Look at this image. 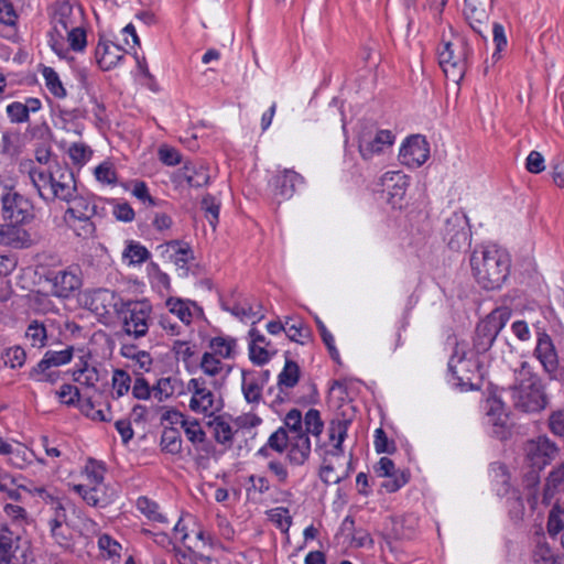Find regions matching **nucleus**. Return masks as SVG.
Listing matches in <instances>:
<instances>
[{
    "instance_id": "f257e3e1",
    "label": "nucleus",
    "mask_w": 564,
    "mask_h": 564,
    "mask_svg": "<svg viewBox=\"0 0 564 564\" xmlns=\"http://www.w3.org/2000/svg\"><path fill=\"white\" fill-rule=\"evenodd\" d=\"M470 267L474 278L482 289L498 290L510 273V257L496 245H484L473 251Z\"/></svg>"
},
{
    "instance_id": "f03ea898",
    "label": "nucleus",
    "mask_w": 564,
    "mask_h": 564,
    "mask_svg": "<svg viewBox=\"0 0 564 564\" xmlns=\"http://www.w3.org/2000/svg\"><path fill=\"white\" fill-rule=\"evenodd\" d=\"M509 393L513 408L523 413H538L547 403L543 384L527 361H521L514 369V382Z\"/></svg>"
},
{
    "instance_id": "7ed1b4c3",
    "label": "nucleus",
    "mask_w": 564,
    "mask_h": 564,
    "mask_svg": "<svg viewBox=\"0 0 564 564\" xmlns=\"http://www.w3.org/2000/svg\"><path fill=\"white\" fill-rule=\"evenodd\" d=\"M528 471L523 475V481L528 488L540 482V473L557 455L558 447L546 436H538L529 440L523 447Z\"/></svg>"
},
{
    "instance_id": "20e7f679",
    "label": "nucleus",
    "mask_w": 564,
    "mask_h": 564,
    "mask_svg": "<svg viewBox=\"0 0 564 564\" xmlns=\"http://www.w3.org/2000/svg\"><path fill=\"white\" fill-rule=\"evenodd\" d=\"M473 54V48L465 37H458L456 42H446L438 53L440 65L447 78L459 82L465 74L467 59Z\"/></svg>"
},
{
    "instance_id": "39448f33",
    "label": "nucleus",
    "mask_w": 564,
    "mask_h": 564,
    "mask_svg": "<svg viewBox=\"0 0 564 564\" xmlns=\"http://www.w3.org/2000/svg\"><path fill=\"white\" fill-rule=\"evenodd\" d=\"M509 318L510 313L506 308H496L477 324L473 339L477 354H484L492 346Z\"/></svg>"
},
{
    "instance_id": "423d86ee",
    "label": "nucleus",
    "mask_w": 564,
    "mask_h": 564,
    "mask_svg": "<svg viewBox=\"0 0 564 564\" xmlns=\"http://www.w3.org/2000/svg\"><path fill=\"white\" fill-rule=\"evenodd\" d=\"M1 213L4 220L14 225L30 223L33 219V205L30 199L7 186L0 194Z\"/></svg>"
},
{
    "instance_id": "0eeeda50",
    "label": "nucleus",
    "mask_w": 564,
    "mask_h": 564,
    "mask_svg": "<svg viewBox=\"0 0 564 564\" xmlns=\"http://www.w3.org/2000/svg\"><path fill=\"white\" fill-rule=\"evenodd\" d=\"M151 305L145 301H126L122 312L123 329L135 338L143 337L149 329Z\"/></svg>"
},
{
    "instance_id": "6e6552de",
    "label": "nucleus",
    "mask_w": 564,
    "mask_h": 564,
    "mask_svg": "<svg viewBox=\"0 0 564 564\" xmlns=\"http://www.w3.org/2000/svg\"><path fill=\"white\" fill-rule=\"evenodd\" d=\"M471 232L467 216L457 210L452 212L444 219L443 238L449 249L459 251L469 246Z\"/></svg>"
},
{
    "instance_id": "1a4fd4ad",
    "label": "nucleus",
    "mask_w": 564,
    "mask_h": 564,
    "mask_svg": "<svg viewBox=\"0 0 564 564\" xmlns=\"http://www.w3.org/2000/svg\"><path fill=\"white\" fill-rule=\"evenodd\" d=\"M29 544L21 536L0 524V558L7 564H25L28 561Z\"/></svg>"
},
{
    "instance_id": "9d476101",
    "label": "nucleus",
    "mask_w": 564,
    "mask_h": 564,
    "mask_svg": "<svg viewBox=\"0 0 564 564\" xmlns=\"http://www.w3.org/2000/svg\"><path fill=\"white\" fill-rule=\"evenodd\" d=\"M85 303L96 315L110 316L121 313L126 301L115 291L97 289L86 296Z\"/></svg>"
},
{
    "instance_id": "9b49d317",
    "label": "nucleus",
    "mask_w": 564,
    "mask_h": 564,
    "mask_svg": "<svg viewBox=\"0 0 564 564\" xmlns=\"http://www.w3.org/2000/svg\"><path fill=\"white\" fill-rule=\"evenodd\" d=\"M394 135L390 130H378L365 128L358 133V149L364 160H370L376 154L383 152L384 148L393 144Z\"/></svg>"
},
{
    "instance_id": "f8f14e48",
    "label": "nucleus",
    "mask_w": 564,
    "mask_h": 564,
    "mask_svg": "<svg viewBox=\"0 0 564 564\" xmlns=\"http://www.w3.org/2000/svg\"><path fill=\"white\" fill-rule=\"evenodd\" d=\"M78 192L74 172L67 165L56 163L53 166V177L48 200H69Z\"/></svg>"
},
{
    "instance_id": "ddd939ff",
    "label": "nucleus",
    "mask_w": 564,
    "mask_h": 564,
    "mask_svg": "<svg viewBox=\"0 0 564 564\" xmlns=\"http://www.w3.org/2000/svg\"><path fill=\"white\" fill-rule=\"evenodd\" d=\"M74 490L84 499V501L96 508H106L118 498V490L115 486L104 481L89 485H76Z\"/></svg>"
},
{
    "instance_id": "4468645a",
    "label": "nucleus",
    "mask_w": 564,
    "mask_h": 564,
    "mask_svg": "<svg viewBox=\"0 0 564 564\" xmlns=\"http://www.w3.org/2000/svg\"><path fill=\"white\" fill-rule=\"evenodd\" d=\"M187 389L193 393L189 401L192 411L205 414L219 411L220 404L216 402L214 393L207 389L204 378L191 379Z\"/></svg>"
},
{
    "instance_id": "2eb2a0df",
    "label": "nucleus",
    "mask_w": 564,
    "mask_h": 564,
    "mask_svg": "<svg viewBox=\"0 0 564 564\" xmlns=\"http://www.w3.org/2000/svg\"><path fill=\"white\" fill-rule=\"evenodd\" d=\"M46 280L52 284V293L63 299L69 297L82 285L78 268L51 271L47 273Z\"/></svg>"
},
{
    "instance_id": "dca6fc26",
    "label": "nucleus",
    "mask_w": 564,
    "mask_h": 564,
    "mask_svg": "<svg viewBox=\"0 0 564 564\" xmlns=\"http://www.w3.org/2000/svg\"><path fill=\"white\" fill-rule=\"evenodd\" d=\"M430 156V147L422 135H412L405 140L399 152V160L410 167H419Z\"/></svg>"
},
{
    "instance_id": "f3484780",
    "label": "nucleus",
    "mask_w": 564,
    "mask_h": 564,
    "mask_svg": "<svg viewBox=\"0 0 564 564\" xmlns=\"http://www.w3.org/2000/svg\"><path fill=\"white\" fill-rule=\"evenodd\" d=\"M492 6L489 4V9L479 3L477 0H464V15L473 29V31L479 34L482 39H487L486 33L489 29L490 10Z\"/></svg>"
},
{
    "instance_id": "a211bd4d",
    "label": "nucleus",
    "mask_w": 564,
    "mask_h": 564,
    "mask_svg": "<svg viewBox=\"0 0 564 564\" xmlns=\"http://www.w3.org/2000/svg\"><path fill=\"white\" fill-rule=\"evenodd\" d=\"M448 369L457 380V384L462 388H473L475 373L478 371V365L475 360L465 357V354L455 352L449 361Z\"/></svg>"
},
{
    "instance_id": "6ab92c4d",
    "label": "nucleus",
    "mask_w": 564,
    "mask_h": 564,
    "mask_svg": "<svg viewBox=\"0 0 564 564\" xmlns=\"http://www.w3.org/2000/svg\"><path fill=\"white\" fill-rule=\"evenodd\" d=\"M304 183L301 174L291 169H284L272 180L273 194L281 199H290L299 185Z\"/></svg>"
},
{
    "instance_id": "aec40b11",
    "label": "nucleus",
    "mask_w": 564,
    "mask_h": 564,
    "mask_svg": "<svg viewBox=\"0 0 564 564\" xmlns=\"http://www.w3.org/2000/svg\"><path fill=\"white\" fill-rule=\"evenodd\" d=\"M535 355L546 372L553 373L557 369V354L551 337L546 333L539 334Z\"/></svg>"
},
{
    "instance_id": "412c9836",
    "label": "nucleus",
    "mask_w": 564,
    "mask_h": 564,
    "mask_svg": "<svg viewBox=\"0 0 564 564\" xmlns=\"http://www.w3.org/2000/svg\"><path fill=\"white\" fill-rule=\"evenodd\" d=\"M288 460L291 465H304L311 455V440L306 434L293 435L289 442Z\"/></svg>"
},
{
    "instance_id": "4be33fe9",
    "label": "nucleus",
    "mask_w": 564,
    "mask_h": 564,
    "mask_svg": "<svg viewBox=\"0 0 564 564\" xmlns=\"http://www.w3.org/2000/svg\"><path fill=\"white\" fill-rule=\"evenodd\" d=\"M123 57L120 46L112 43L99 42L96 47V61L102 70H109L118 65Z\"/></svg>"
},
{
    "instance_id": "5701e85b",
    "label": "nucleus",
    "mask_w": 564,
    "mask_h": 564,
    "mask_svg": "<svg viewBox=\"0 0 564 564\" xmlns=\"http://www.w3.org/2000/svg\"><path fill=\"white\" fill-rule=\"evenodd\" d=\"M65 203L68 204V208L64 214V219L93 217L97 214V206L88 197L79 195L78 192Z\"/></svg>"
},
{
    "instance_id": "b1692460",
    "label": "nucleus",
    "mask_w": 564,
    "mask_h": 564,
    "mask_svg": "<svg viewBox=\"0 0 564 564\" xmlns=\"http://www.w3.org/2000/svg\"><path fill=\"white\" fill-rule=\"evenodd\" d=\"M74 355V347L67 346L63 350H47L42 360L35 365V372H43L52 367H59L68 364Z\"/></svg>"
},
{
    "instance_id": "393cba45",
    "label": "nucleus",
    "mask_w": 564,
    "mask_h": 564,
    "mask_svg": "<svg viewBox=\"0 0 564 564\" xmlns=\"http://www.w3.org/2000/svg\"><path fill=\"white\" fill-rule=\"evenodd\" d=\"M180 176L186 181L191 187H202L208 184L210 175L208 169L198 163H186Z\"/></svg>"
},
{
    "instance_id": "a878e982",
    "label": "nucleus",
    "mask_w": 564,
    "mask_h": 564,
    "mask_svg": "<svg viewBox=\"0 0 564 564\" xmlns=\"http://www.w3.org/2000/svg\"><path fill=\"white\" fill-rule=\"evenodd\" d=\"M383 185L388 188L390 203L394 205L395 198L401 199L405 194V175L401 172H388L383 176Z\"/></svg>"
},
{
    "instance_id": "bb28decb",
    "label": "nucleus",
    "mask_w": 564,
    "mask_h": 564,
    "mask_svg": "<svg viewBox=\"0 0 564 564\" xmlns=\"http://www.w3.org/2000/svg\"><path fill=\"white\" fill-rule=\"evenodd\" d=\"M26 237V231L19 225L0 224V245L11 246L14 248L22 247Z\"/></svg>"
},
{
    "instance_id": "cd10ccee",
    "label": "nucleus",
    "mask_w": 564,
    "mask_h": 564,
    "mask_svg": "<svg viewBox=\"0 0 564 564\" xmlns=\"http://www.w3.org/2000/svg\"><path fill=\"white\" fill-rule=\"evenodd\" d=\"M166 246L173 251L171 257L173 258L174 264L183 271L184 275H186L188 271L187 263L194 259L193 251L187 245L182 243L178 240H172L167 242Z\"/></svg>"
},
{
    "instance_id": "c85d7f7f",
    "label": "nucleus",
    "mask_w": 564,
    "mask_h": 564,
    "mask_svg": "<svg viewBox=\"0 0 564 564\" xmlns=\"http://www.w3.org/2000/svg\"><path fill=\"white\" fill-rule=\"evenodd\" d=\"M47 328L43 321L33 319L26 327L25 338L34 348H43L47 344Z\"/></svg>"
},
{
    "instance_id": "c756f323",
    "label": "nucleus",
    "mask_w": 564,
    "mask_h": 564,
    "mask_svg": "<svg viewBox=\"0 0 564 564\" xmlns=\"http://www.w3.org/2000/svg\"><path fill=\"white\" fill-rule=\"evenodd\" d=\"M209 426L213 427L214 437L217 443L226 446V448H230L232 446L235 432L228 422H226L221 416H217L209 422Z\"/></svg>"
},
{
    "instance_id": "7c9ffc66",
    "label": "nucleus",
    "mask_w": 564,
    "mask_h": 564,
    "mask_svg": "<svg viewBox=\"0 0 564 564\" xmlns=\"http://www.w3.org/2000/svg\"><path fill=\"white\" fill-rule=\"evenodd\" d=\"M300 373L301 371L299 365L286 357L284 367L278 377L279 388L281 390L283 388H294L300 380Z\"/></svg>"
},
{
    "instance_id": "2f4dec72",
    "label": "nucleus",
    "mask_w": 564,
    "mask_h": 564,
    "mask_svg": "<svg viewBox=\"0 0 564 564\" xmlns=\"http://www.w3.org/2000/svg\"><path fill=\"white\" fill-rule=\"evenodd\" d=\"M236 346L237 341L231 337L217 336L209 340L210 352L225 359L234 357Z\"/></svg>"
},
{
    "instance_id": "473e14b6",
    "label": "nucleus",
    "mask_w": 564,
    "mask_h": 564,
    "mask_svg": "<svg viewBox=\"0 0 564 564\" xmlns=\"http://www.w3.org/2000/svg\"><path fill=\"white\" fill-rule=\"evenodd\" d=\"M161 449L165 453L176 455L182 451V438L181 433L175 427L164 429L161 435Z\"/></svg>"
},
{
    "instance_id": "72a5a7b5",
    "label": "nucleus",
    "mask_w": 564,
    "mask_h": 564,
    "mask_svg": "<svg viewBox=\"0 0 564 564\" xmlns=\"http://www.w3.org/2000/svg\"><path fill=\"white\" fill-rule=\"evenodd\" d=\"M64 220L76 236L83 239L93 238L95 236L96 226L91 221V217H78Z\"/></svg>"
},
{
    "instance_id": "f704fd0d",
    "label": "nucleus",
    "mask_w": 564,
    "mask_h": 564,
    "mask_svg": "<svg viewBox=\"0 0 564 564\" xmlns=\"http://www.w3.org/2000/svg\"><path fill=\"white\" fill-rule=\"evenodd\" d=\"M178 387V379L173 377H164L158 380L152 388L153 397L162 402L172 397Z\"/></svg>"
},
{
    "instance_id": "c9c22d12",
    "label": "nucleus",
    "mask_w": 564,
    "mask_h": 564,
    "mask_svg": "<svg viewBox=\"0 0 564 564\" xmlns=\"http://www.w3.org/2000/svg\"><path fill=\"white\" fill-rule=\"evenodd\" d=\"M30 180L34 187L37 189L41 198L48 200V196L45 195L44 189L50 188L53 177V167L50 172H45L41 169H31L29 172Z\"/></svg>"
},
{
    "instance_id": "e433bc0d",
    "label": "nucleus",
    "mask_w": 564,
    "mask_h": 564,
    "mask_svg": "<svg viewBox=\"0 0 564 564\" xmlns=\"http://www.w3.org/2000/svg\"><path fill=\"white\" fill-rule=\"evenodd\" d=\"M188 304V302L177 297L166 300V306L170 313L177 316V318L186 325L191 324L193 317Z\"/></svg>"
},
{
    "instance_id": "4c0bfd02",
    "label": "nucleus",
    "mask_w": 564,
    "mask_h": 564,
    "mask_svg": "<svg viewBox=\"0 0 564 564\" xmlns=\"http://www.w3.org/2000/svg\"><path fill=\"white\" fill-rule=\"evenodd\" d=\"M564 485V464L558 465L554 468L547 479L544 487V500H549L557 490Z\"/></svg>"
},
{
    "instance_id": "58836bf2",
    "label": "nucleus",
    "mask_w": 564,
    "mask_h": 564,
    "mask_svg": "<svg viewBox=\"0 0 564 564\" xmlns=\"http://www.w3.org/2000/svg\"><path fill=\"white\" fill-rule=\"evenodd\" d=\"M137 508L142 514L152 521H165V517L159 512V505L148 497H139L137 500Z\"/></svg>"
},
{
    "instance_id": "ea45409f",
    "label": "nucleus",
    "mask_w": 564,
    "mask_h": 564,
    "mask_svg": "<svg viewBox=\"0 0 564 564\" xmlns=\"http://www.w3.org/2000/svg\"><path fill=\"white\" fill-rule=\"evenodd\" d=\"M304 424L306 435L312 434L318 437L324 429V423L321 419V413L316 409H310L304 416Z\"/></svg>"
},
{
    "instance_id": "a19ab883",
    "label": "nucleus",
    "mask_w": 564,
    "mask_h": 564,
    "mask_svg": "<svg viewBox=\"0 0 564 564\" xmlns=\"http://www.w3.org/2000/svg\"><path fill=\"white\" fill-rule=\"evenodd\" d=\"M43 77L45 79V84L47 89L57 98H63L66 96V90L63 87L58 74L52 67H44Z\"/></svg>"
},
{
    "instance_id": "79ce46f5",
    "label": "nucleus",
    "mask_w": 564,
    "mask_h": 564,
    "mask_svg": "<svg viewBox=\"0 0 564 564\" xmlns=\"http://www.w3.org/2000/svg\"><path fill=\"white\" fill-rule=\"evenodd\" d=\"M535 564H562L561 557L546 543H539L533 553Z\"/></svg>"
},
{
    "instance_id": "37998d69",
    "label": "nucleus",
    "mask_w": 564,
    "mask_h": 564,
    "mask_svg": "<svg viewBox=\"0 0 564 564\" xmlns=\"http://www.w3.org/2000/svg\"><path fill=\"white\" fill-rule=\"evenodd\" d=\"M72 7L68 3H63L56 10L53 17V28H59L63 30L65 34H67L73 26V22L70 20Z\"/></svg>"
},
{
    "instance_id": "c03bdc74",
    "label": "nucleus",
    "mask_w": 564,
    "mask_h": 564,
    "mask_svg": "<svg viewBox=\"0 0 564 564\" xmlns=\"http://www.w3.org/2000/svg\"><path fill=\"white\" fill-rule=\"evenodd\" d=\"M219 208L220 204L213 195L207 194L203 197L202 209L205 210V216L208 219V223L213 227V229L216 228V225L219 219Z\"/></svg>"
},
{
    "instance_id": "a18cd8bd",
    "label": "nucleus",
    "mask_w": 564,
    "mask_h": 564,
    "mask_svg": "<svg viewBox=\"0 0 564 564\" xmlns=\"http://www.w3.org/2000/svg\"><path fill=\"white\" fill-rule=\"evenodd\" d=\"M409 479L410 473L400 469L393 473L391 476L386 477V480L381 484V488H383L387 492H395L404 485H406Z\"/></svg>"
},
{
    "instance_id": "49530a36",
    "label": "nucleus",
    "mask_w": 564,
    "mask_h": 564,
    "mask_svg": "<svg viewBox=\"0 0 564 564\" xmlns=\"http://www.w3.org/2000/svg\"><path fill=\"white\" fill-rule=\"evenodd\" d=\"M199 366L205 375L215 377L220 373L225 365L215 354L206 351L202 357Z\"/></svg>"
},
{
    "instance_id": "de8ad7c7",
    "label": "nucleus",
    "mask_w": 564,
    "mask_h": 564,
    "mask_svg": "<svg viewBox=\"0 0 564 564\" xmlns=\"http://www.w3.org/2000/svg\"><path fill=\"white\" fill-rule=\"evenodd\" d=\"M149 257L148 249L138 242H130L123 251V258L129 259L132 264H140L147 261Z\"/></svg>"
},
{
    "instance_id": "09e8293b",
    "label": "nucleus",
    "mask_w": 564,
    "mask_h": 564,
    "mask_svg": "<svg viewBox=\"0 0 564 564\" xmlns=\"http://www.w3.org/2000/svg\"><path fill=\"white\" fill-rule=\"evenodd\" d=\"M546 529L551 536H555L564 530V514L560 505L553 506L550 510Z\"/></svg>"
},
{
    "instance_id": "8fccbe9b",
    "label": "nucleus",
    "mask_w": 564,
    "mask_h": 564,
    "mask_svg": "<svg viewBox=\"0 0 564 564\" xmlns=\"http://www.w3.org/2000/svg\"><path fill=\"white\" fill-rule=\"evenodd\" d=\"M290 440L285 427H279L269 436L267 444L270 449L283 453L288 448Z\"/></svg>"
},
{
    "instance_id": "3c124183",
    "label": "nucleus",
    "mask_w": 564,
    "mask_h": 564,
    "mask_svg": "<svg viewBox=\"0 0 564 564\" xmlns=\"http://www.w3.org/2000/svg\"><path fill=\"white\" fill-rule=\"evenodd\" d=\"M6 455H9V463L12 466L22 469L30 463V456H33L34 454L26 447L20 446L13 448L10 444V453H7Z\"/></svg>"
},
{
    "instance_id": "603ef678",
    "label": "nucleus",
    "mask_w": 564,
    "mask_h": 564,
    "mask_svg": "<svg viewBox=\"0 0 564 564\" xmlns=\"http://www.w3.org/2000/svg\"><path fill=\"white\" fill-rule=\"evenodd\" d=\"M349 422L346 420L333 421L329 426V438L332 441L336 440L335 448L343 451V442L347 435Z\"/></svg>"
},
{
    "instance_id": "864d4df0",
    "label": "nucleus",
    "mask_w": 564,
    "mask_h": 564,
    "mask_svg": "<svg viewBox=\"0 0 564 564\" xmlns=\"http://www.w3.org/2000/svg\"><path fill=\"white\" fill-rule=\"evenodd\" d=\"M487 415L489 417V422L494 425V434L500 440L506 438L508 435V431L506 429L508 419L507 414H496V410L491 408Z\"/></svg>"
},
{
    "instance_id": "5fc2aeb1",
    "label": "nucleus",
    "mask_w": 564,
    "mask_h": 564,
    "mask_svg": "<svg viewBox=\"0 0 564 564\" xmlns=\"http://www.w3.org/2000/svg\"><path fill=\"white\" fill-rule=\"evenodd\" d=\"M61 402L67 406H74L79 402V389L76 386L65 383L56 391Z\"/></svg>"
},
{
    "instance_id": "6e6d98bb",
    "label": "nucleus",
    "mask_w": 564,
    "mask_h": 564,
    "mask_svg": "<svg viewBox=\"0 0 564 564\" xmlns=\"http://www.w3.org/2000/svg\"><path fill=\"white\" fill-rule=\"evenodd\" d=\"M131 378L129 373L121 369H116L112 375V387L117 397H122L130 389Z\"/></svg>"
},
{
    "instance_id": "4d7b16f0",
    "label": "nucleus",
    "mask_w": 564,
    "mask_h": 564,
    "mask_svg": "<svg viewBox=\"0 0 564 564\" xmlns=\"http://www.w3.org/2000/svg\"><path fill=\"white\" fill-rule=\"evenodd\" d=\"M64 39H65V33L63 32L62 29H59L58 26L52 28V30L50 32L48 43H50V46L52 47V50L61 57H65L68 53V50L65 46Z\"/></svg>"
},
{
    "instance_id": "13d9d810",
    "label": "nucleus",
    "mask_w": 564,
    "mask_h": 564,
    "mask_svg": "<svg viewBox=\"0 0 564 564\" xmlns=\"http://www.w3.org/2000/svg\"><path fill=\"white\" fill-rule=\"evenodd\" d=\"M492 34L496 50L492 53L491 58L496 62L500 59V53L506 48L508 41L503 25L498 22L492 24Z\"/></svg>"
},
{
    "instance_id": "bf43d9fd",
    "label": "nucleus",
    "mask_w": 564,
    "mask_h": 564,
    "mask_svg": "<svg viewBox=\"0 0 564 564\" xmlns=\"http://www.w3.org/2000/svg\"><path fill=\"white\" fill-rule=\"evenodd\" d=\"M302 424H303V417H302V413L300 410L297 409H292L290 410L285 417H284V426L285 430L294 433V435H297V434H305L303 429H302Z\"/></svg>"
},
{
    "instance_id": "052dcab7",
    "label": "nucleus",
    "mask_w": 564,
    "mask_h": 564,
    "mask_svg": "<svg viewBox=\"0 0 564 564\" xmlns=\"http://www.w3.org/2000/svg\"><path fill=\"white\" fill-rule=\"evenodd\" d=\"M285 335L292 341L303 345L310 338L311 332L308 327L304 326L301 322H299L297 324L285 326Z\"/></svg>"
},
{
    "instance_id": "680f3d73",
    "label": "nucleus",
    "mask_w": 564,
    "mask_h": 564,
    "mask_svg": "<svg viewBox=\"0 0 564 564\" xmlns=\"http://www.w3.org/2000/svg\"><path fill=\"white\" fill-rule=\"evenodd\" d=\"M182 427L184 429L187 440L193 445L206 437V433L197 420H187L186 422H183Z\"/></svg>"
},
{
    "instance_id": "e2e57ef3",
    "label": "nucleus",
    "mask_w": 564,
    "mask_h": 564,
    "mask_svg": "<svg viewBox=\"0 0 564 564\" xmlns=\"http://www.w3.org/2000/svg\"><path fill=\"white\" fill-rule=\"evenodd\" d=\"M26 354L20 346L8 348L3 355L4 364L11 368L22 367L25 362Z\"/></svg>"
},
{
    "instance_id": "0e129e2a",
    "label": "nucleus",
    "mask_w": 564,
    "mask_h": 564,
    "mask_svg": "<svg viewBox=\"0 0 564 564\" xmlns=\"http://www.w3.org/2000/svg\"><path fill=\"white\" fill-rule=\"evenodd\" d=\"M66 35L73 51L80 52L86 47L87 41L84 29L74 26Z\"/></svg>"
},
{
    "instance_id": "69168bd1",
    "label": "nucleus",
    "mask_w": 564,
    "mask_h": 564,
    "mask_svg": "<svg viewBox=\"0 0 564 564\" xmlns=\"http://www.w3.org/2000/svg\"><path fill=\"white\" fill-rule=\"evenodd\" d=\"M242 392L246 401L249 403H258L261 399V387L254 380L248 381L245 376L242 379Z\"/></svg>"
},
{
    "instance_id": "338daca9",
    "label": "nucleus",
    "mask_w": 564,
    "mask_h": 564,
    "mask_svg": "<svg viewBox=\"0 0 564 564\" xmlns=\"http://www.w3.org/2000/svg\"><path fill=\"white\" fill-rule=\"evenodd\" d=\"M8 117L12 122L22 123L29 120L28 109L20 101H13L7 106Z\"/></svg>"
},
{
    "instance_id": "774afa93",
    "label": "nucleus",
    "mask_w": 564,
    "mask_h": 564,
    "mask_svg": "<svg viewBox=\"0 0 564 564\" xmlns=\"http://www.w3.org/2000/svg\"><path fill=\"white\" fill-rule=\"evenodd\" d=\"M159 159L163 164L174 166L181 163L182 155L176 149L169 145H162L159 149Z\"/></svg>"
}]
</instances>
